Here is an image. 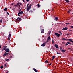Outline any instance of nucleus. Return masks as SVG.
<instances>
[{
  "label": "nucleus",
  "mask_w": 73,
  "mask_h": 73,
  "mask_svg": "<svg viewBox=\"0 0 73 73\" xmlns=\"http://www.w3.org/2000/svg\"><path fill=\"white\" fill-rule=\"evenodd\" d=\"M20 5H23V4L21 3H20V2H18L17 3L16 5H15L14 6L16 7H17V6H19V8H20Z\"/></svg>",
  "instance_id": "nucleus-1"
},
{
  "label": "nucleus",
  "mask_w": 73,
  "mask_h": 73,
  "mask_svg": "<svg viewBox=\"0 0 73 73\" xmlns=\"http://www.w3.org/2000/svg\"><path fill=\"white\" fill-rule=\"evenodd\" d=\"M33 5V3H32L31 5V4L30 5V6H29V8H27V12H28V11H29V9H30V8H31V6H32V5Z\"/></svg>",
  "instance_id": "nucleus-2"
},
{
  "label": "nucleus",
  "mask_w": 73,
  "mask_h": 73,
  "mask_svg": "<svg viewBox=\"0 0 73 73\" xmlns=\"http://www.w3.org/2000/svg\"><path fill=\"white\" fill-rule=\"evenodd\" d=\"M55 35L57 36L58 37H60V34H58V33H55Z\"/></svg>",
  "instance_id": "nucleus-3"
},
{
  "label": "nucleus",
  "mask_w": 73,
  "mask_h": 73,
  "mask_svg": "<svg viewBox=\"0 0 73 73\" xmlns=\"http://www.w3.org/2000/svg\"><path fill=\"white\" fill-rule=\"evenodd\" d=\"M4 50H5L6 52H9V48H6Z\"/></svg>",
  "instance_id": "nucleus-4"
},
{
  "label": "nucleus",
  "mask_w": 73,
  "mask_h": 73,
  "mask_svg": "<svg viewBox=\"0 0 73 73\" xmlns=\"http://www.w3.org/2000/svg\"><path fill=\"white\" fill-rule=\"evenodd\" d=\"M54 20L55 21H58V17H55V18L54 19Z\"/></svg>",
  "instance_id": "nucleus-5"
},
{
  "label": "nucleus",
  "mask_w": 73,
  "mask_h": 73,
  "mask_svg": "<svg viewBox=\"0 0 73 73\" xmlns=\"http://www.w3.org/2000/svg\"><path fill=\"white\" fill-rule=\"evenodd\" d=\"M16 20L17 21H21V19L19 17L17 18Z\"/></svg>",
  "instance_id": "nucleus-6"
},
{
  "label": "nucleus",
  "mask_w": 73,
  "mask_h": 73,
  "mask_svg": "<svg viewBox=\"0 0 73 73\" xmlns=\"http://www.w3.org/2000/svg\"><path fill=\"white\" fill-rule=\"evenodd\" d=\"M41 46H43V47H44L45 46V43H43L41 45Z\"/></svg>",
  "instance_id": "nucleus-7"
},
{
  "label": "nucleus",
  "mask_w": 73,
  "mask_h": 73,
  "mask_svg": "<svg viewBox=\"0 0 73 73\" xmlns=\"http://www.w3.org/2000/svg\"><path fill=\"white\" fill-rule=\"evenodd\" d=\"M67 29H68V28H67V27H65L62 29V30H67Z\"/></svg>",
  "instance_id": "nucleus-8"
},
{
  "label": "nucleus",
  "mask_w": 73,
  "mask_h": 73,
  "mask_svg": "<svg viewBox=\"0 0 73 73\" xmlns=\"http://www.w3.org/2000/svg\"><path fill=\"white\" fill-rule=\"evenodd\" d=\"M41 32L42 33H44V29H41Z\"/></svg>",
  "instance_id": "nucleus-9"
},
{
  "label": "nucleus",
  "mask_w": 73,
  "mask_h": 73,
  "mask_svg": "<svg viewBox=\"0 0 73 73\" xmlns=\"http://www.w3.org/2000/svg\"><path fill=\"white\" fill-rule=\"evenodd\" d=\"M44 62L45 64H48V63H49V62L48 61V60H46Z\"/></svg>",
  "instance_id": "nucleus-10"
},
{
  "label": "nucleus",
  "mask_w": 73,
  "mask_h": 73,
  "mask_svg": "<svg viewBox=\"0 0 73 73\" xmlns=\"http://www.w3.org/2000/svg\"><path fill=\"white\" fill-rule=\"evenodd\" d=\"M24 12H23V11H21V12H19V14H20V15H22V14H23V13Z\"/></svg>",
  "instance_id": "nucleus-11"
},
{
  "label": "nucleus",
  "mask_w": 73,
  "mask_h": 73,
  "mask_svg": "<svg viewBox=\"0 0 73 73\" xmlns=\"http://www.w3.org/2000/svg\"><path fill=\"white\" fill-rule=\"evenodd\" d=\"M54 46H55V47H56V48H58V46L57 44H55L54 45Z\"/></svg>",
  "instance_id": "nucleus-12"
},
{
  "label": "nucleus",
  "mask_w": 73,
  "mask_h": 73,
  "mask_svg": "<svg viewBox=\"0 0 73 73\" xmlns=\"http://www.w3.org/2000/svg\"><path fill=\"white\" fill-rule=\"evenodd\" d=\"M3 50H5L6 49V48H7V46H3Z\"/></svg>",
  "instance_id": "nucleus-13"
},
{
  "label": "nucleus",
  "mask_w": 73,
  "mask_h": 73,
  "mask_svg": "<svg viewBox=\"0 0 73 73\" xmlns=\"http://www.w3.org/2000/svg\"><path fill=\"white\" fill-rule=\"evenodd\" d=\"M7 52H5L4 54L3 55V56L4 57L5 56L7 55Z\"/></svg>",
  "instance_id": "nucleus-14"
},
{
  "label": "nucleus",
  "mask_w": 73,
  "mask_h": 73,
  "mask_svg": "<svg viewBox=\"0 0 73 73\" xmlns=\"http://www.w3.org/2000/svg\"><path fill=\"white\" fill-rule=\"evenodd\" d=\"M50 38V36H49L47 38V40H49Z\"/></svg>",
  "instance_id": "nucleus-15"
},
{
  "label": "nucleus",
  "mask_w": 73,
  "mask_h": 73,
  "mask_svg": "<svg viewBox=\"0 0 73 73\" xmlns=\"http://www.w3.org/2000/svg\"><path fill=\"white\" fill-rule=\"evenodd\" d=\"M33 70L35 72H36V73H37V70H36V69H35V68H34L33 69Z\"/></svg>",
  "instance_id": "nucleus-16"
},
{
  "label": "nucleus",
  "mask_w": 73,
  "mask_h": 73,
  "mask_svg": "<svg viewBox=\"0 0 73 73\" xmlns=\"http://www.w3.org/2000/svg\"><path fill=\"white\" fill-rule=\"evenodd\" d=\"M4 68V66H3V65H1L0 67V68H1V69H3Z\"/></svg>",
  "instance_id": "nucleus-17"
},
{
  "label": "nucleus",
  "mask_w": 73,
  "mask_h": 73,
  "mask_svg": "<svg viewBox=\"0 0 73 73\" xmlns=\"http://www.w3.org/2000/svg\"><path fill=\"white\" fill-rule=\"evenodd\" d=\"M38 6V8H40V7H41V5H40V4H38L37 5Z\"/></svg>",
  "instance_id": "nucleus-18"
},
{
  "label": "nucleus",
  "mask_w": 73,
  "mask_h": 73,
  "mask_svg": "<svg viewBox=\"0 0 73 73\" xmlns=\"http://www.w3.org/2000/svg\"><path fill=\"white\" fill-rule=\"evenodd\" d=\"M70 42H72V39H70L68 40Z\"/></svg>",
  "instance_id": "nucleus-19"
},
{
  "label": "nucleus",
  "mask_w": 73,
  "mask_h": 73,
  "mask_svg": "<svg viewBox=\"0 0 73 73\" xmlns=\"http://www.w3.org/2000/svg\"><path fill=\"white\" fill-rule=\"evenodd\" d=\"M71 10L70 9L68 10V13H70V11Z\"/></svg>",
  "instance_id": "nucleus-20"
},
{
  "label": "nucleus",
  "mask_w": 73,
  "mask_h": 73,
  "mask_svg": "<svg viewBox=\"0 0 73 73\" xmlns=\"http://www.w3.org/2000/svg\"><path fill=\"white\" fill-rule=\"evenodd\" d=\"M62 40H64V41H65L66 40H68V39H65V38H63Z\"/></svg>",
  "instance_id": "nucleus-21"
},
{
  "label": "nucleus",
  "mask_w": 73,
  "mask_h": 73,
  "mask_svg": "<svg viewBox=\"0 0 73 73\" xmlns=\"http://www.w3.org/2000/svg\"><path fill=\"white\" fill-rule=\"evenodd\" d=\"M52 44H53L54 43V40H53V39L52 40Z\"/></svg>",
  "instance_id": "nucleus-22"
},
{
  "label": "nucleus",
  "mask_w": 73,
  "mask_h": 73,
  "mask_svg": "<svg viewBox=\"0 0 73 73\" xmlns=\"http://www.w3.org/2000/svg\"><path fill=\"white\" fill-rule=\"evenodd\" d=\"M62 52H63V53H65V51L64 50H62Z\"/></svg>",
  "instance_id": "nucleus-23"
},
{
  "label": "nucleus",
  "mask_w": 73,
  "mask_h": 73,
  "mask_svg": "<svg viewBox=\"0 0 73 73\" xmlns=\"http://www.w3.org/2000/svg\"><path fill=\"white\" fill-rule=\"evenodd\" d=\"M7 8H5L4 9V11H7Z\"/></svg>",
  "instance_id": "nucleus-24"
},
{
  "label": "nucleus",
  "mask_w": 73,
  "mask_h": 73,
  "mask_svg": "<svg viewBox=\"0 0 73 73\" xmlns=\"http://www.w3.org/2000/svg\"><path fill=\"white\" fill-rule=\"evenodd\" d=\"M67 43L68 44H70V45H71L72 44V43H70L69 42H67Z\"/></svg>",
  "instance_id": "nucleus-25"
},
{
  "label": "nucleus",
  "mask_w": 73,
  "mask_h": 73,
  "mask_svg": "<svg viewBox=\"0 0 73 73\" xmlns=\"http://www.w3.org/2000/svg\"><path fill=\"white\" fill-rule=\"evenodd\" d=\"M65 1L67 2V3H69L70 2L69 1H68V0H65Z\"/></svg>",
  "instance_id": "nucleus-26"
},
{
  "label": "nucleus",
  "mask_w": 73,
  "mask_h": 73,
  "mask_svg": "<svg viewBox=\"0 0 73 73\" xmlns=\"http://www.w3.org/2000/svg\"><path fill=\"white\" fill-rule=\"evenodd\" d=\"M29 5V4H28L27 5V8H29V6H28V5Z\"/></svg>",
  "instance_id": "nucleus-27"
},
{
  "label": "nucleus",
  "mask_w": 73,
  "mask_h": 73,
  "mask_svg": "<svg viewBox=\"0 0 73 73\" xmlns=\"http://www.w3.org/2000/svg\"><path fill=\"white\" fill-rule=\"evenodd\" d=\"M51 31H50L48 32V34H50V33H51Z\"/></svg>",
  "instance_id": "nucleus-28"
},
{
  "label": "nucleus",
  "mask_w": 73,
  "mask_h": 73,
  "mask_svg": "<svg viewBox=\"0 0 73 73\" xmlns=\"http://www.w3.org/2000/svg\"><path fill=\"white\" fill-rule=\"evenodd\" d=\"M11 34H9V37H11Z\"/></svg>",
  "instance_id": "nucleus-29"
},
{
  "label": "nucleus",
  "mask_w": 73,
  "mask_h": 73,
  "mask_svg": "<svg viewBox=\"0 0 73 73\" xmlns=\"http://www.w3.org/2000/svg\"><path fill=\"white\" fill-rule=\"evenodd\" d=\"M9 58H13V57H12V56H11L10 57H9Z\"/></svg>",
  "instance_id": "nucleus-30"
},
{
  "label": "nucleus",
  "mask_w": 73,
  "mask_h": 73,
  "mask_svg": "<svg viewBox=\"0 0 73 73\" xmlns=\"http://www.w3.org/2000/svg\"><path fill=\"white\" fill-rule=\"evenodd\" d=\"M52 58H53V59H54V58H55V55H54L53 56H52Z\"/></svg>",
  "instance_id": "nucleus-31"
},
{
  "label": "nucleus",
  "mask_w": 73,
  "mask_h": 73,
  "mask_svg": "<svg viewBox=\"0 0 73 73\" xmlns=\"http://www.w3.org/2000/svg\"><path fill=\"white\" fill-rule=\"evenodd\" d=\"M52 64H48L47 65V66H50V65H51Z\"/></svg>",
  "instance_id": "nucleus-32"
},
{
  "label": "nucleus",
  "mask_w": 73,
  "mask_h": 73,
  "mask_svg": "<svg viewBox=\"0 0 73 73\" xmlns=\"http://www.w3.org/2000/svg\"><path fill=\"white\" fill-rule=\"evenodd\" d=\"M2 21H3L2 19L0 20V23H2Z\"/></svg>",
  "instance_id": "nucleus-33"
},
{
  "label": "nucleus",
  "mask_w": 73,
  "mask_h": 73,
  "mask_svg": "<svg viewBox=\"0 0 73 73\" xmlns=\"http://www.w3.org/2000/svg\"><path fill=\"white\" fill-rule=\"evenodd\" d=\"M29 12H31V13H32V12H33V11H32V10H30Z\"/></svg>",
  "instance_id": "nucleus-34"
},
{
  "label": "nucleus",
  "mask_w": 73,
  "mask_h": 73,
  "mask_svg": "<svg viewBox=\"0 0 73 73\" xmlns=\"http://www.w3.org/2000/svg\"><path fill=\"white\" fill-rule=\"evenodd\" d=\"M1 18L3 19H4V17L2 16Z\"/></svg>",
  "instance_id": "nucleus-35"
},
{
  "label": "nucleus",
  "mask_w": 73,
  "mask_h": 73,
  "mask_svg": "<svg viewBox=\"0 0 73 73\" xmlns=\"http://www.w3.org/2000/svg\"><path fill=\"white\" fill-rule=\"evenodd\" d=\"M47 42H48V40H47L45 42V44H46Z\"/></svg>",
  "instance_id": "nucleus-36"
},
{
  "label": "nucleus",
  "mask_w": 73,
  "mask_h": 73,
  "mask_svg": "<svg viewBox=\"0 0 73 73\" xmlns=\"http://www.w3.org/2000/svg\"><path fill=\"white\" fill-rule=\"evenodd\" d=\"M57 54H61V53H59L58 52H57Z\"/></svg>",
  "instance_id": "nucleus-37"
},
{
  "label": "nucleus",
  "mask_w": 73,
  "mask_h": 73,
  "mask_svg": "<svg viewBox=\"0 0 73 73\" xmlns=\"http://www.w3.org/2000/svg\"><path fill=\"white\" fill-rule=\"evenodd\" d=\"M18 16H20V14L19 13H18Z\"/></svg>",
  "instance_id": "nucleus-38"
},
{
  "label": "nucleus",
  "mask_w": 73,
  "mask_h": 73,
  "mask_svg": "<svg viewBox=\"0 0 73 73\" xmlns=\"http://www.w3.org/2000/svg\"><path fill=\"white\" fill-rule=\"evenodd\" d=\"M6 12H7V15H9V12H8L7 11Z\"/></svg>",
  "instance_id": "nucleus-39"
},
{
  "label": "nucleus",
  "mask_w": 73,
  "mask_h": 73,
  "mask_svg": "<svg viewBox=\"0 0 73 73\" xmlns=\"http://www.w3.org/2000/svg\"><path fill=\"white\" fill-rule=\"evenodd\" d=\"M4 66H5V67H7V64H5Z\"/></svg>",
  "instance_id": "nucleus-40"
},
{
  "label": "nucleus",
  "mask_w": 73,
  "mask_h": 73,
  "mask_svg": "<svg viewBox=\"0 0 73 73\" xmlns=\"http://www.w3.org/2000/svg\"><path fill=\"white\" fill-rule=\"evenodd\" d=\"M63 48H60V50L62 51V50H63V49H62Z\"/></svg>",
  "instance_id": "nucleus-41"
},
{
  "label": "nucleus",
  "mask_w": 73,
  "mask_h": 73,
  "mask_svg": "<svg viewBox=\"0 0 73 73\" xmlns=\"http://www.w3.org/2000/svg\"><path fill=\"white\" fill-rule=\"evenodd\" d=\"M66 24H70V23H66Z\"/></svg>",
  "instance_id": "nucleus-42"
},
{
  "label": "nucleus",
  "mask_w": 73,
  "mask_h": 73,
  "mask_svg": "<svg viewBox=\"0 0 73 73\" xmlns=\"http://www.w3.org/2000/svg\"><path fill=\"white\" fill-rule=\"evenodd\" d=\"M10 37H8V40L9 41H10V38H9Z\"/></svg>",
  "instance_id": "nucleus-43"
},
{
  "label": "nucleus",
  "mask_w": 73,
  "mask_h": 73,
  "mask_svg": "<svg viewBox=\"0 0 73 73\" xmlns=\"http://www.w3.org/2000/svg\"><path fill=\"white\" fill-rule=\"evenodd\" d=\"M65 43V42H62L63 44H64Z\"/></svg>",
  "instance_id": "nucleus-44"
},
{
  "label": "nucleus",
  "mask_w": 73,
  "mask_h": 73,
  "mask_svg": "<svg viewBox=\"0 0 73 73\" xmlns=\"http://www.w3.org/2000/svg\"><path fill=\"white\" fill-rule=\"evenodd\" d=\"M19 12H21V9H20L19 10Z\"/></svg>",
  "instance_id": "nucleus-45"
},
{
  "label": "nucleus",
  "mask_w": 73,
  "mask_h": 73,
  "mask_svg": "<svg viewBox=\"0 0 73 73\" xmlns=\"http://www.w3.org/2000/svg\"><path fill=\"white\" fill-rule=\"evenodd\" d=\"M65 45L66 46L67 45H68V43H66L65 44Z\"/></svg>",
  "instance_id": "nucleus-46"
},
{
  "label": "nucleus",
  "mask_w": 73,
  "mask_h": 73,
  "mask_svg": "<svg viewBox=\"0 0 73 73\" xmlns=\"http://www.w3.org/2000/svg\"><path fill=\"white\" fill-rule=\"evenodd\" d=\"M30 0H26V1H27V2H28Z\"/></svg>",
  "instance_id": "nucleus-47"
},
{
  "label": "nucleus",
  "mask_w": 73,
  "mask_h": 73,
  "mask_svg": "<svg viewBox=\"0 0 73 73\" xmlns=\"http://www.w3.org/2000/svg\"><path fill=\"white\" fill-rule=\"evenodd\" d=\"M70 28H73V26H70Z\"/></svg>",
  "instance_id": "nucleus-48"
},
{
  "label": "nucleus",
  "mask_w": 73,
  "mask_h": 73,
  "mask_svg": "<svg viewBox=\"0 0 73 73\" xmlns=\"http://www.w3.org/2000/svg\"><path fill=\"white\" fill-rule=\"evenodd\" d=\"M15 9H16V8H14L13 9H12V10H14Z\"/></svg>",
  "instance_id": "nucleus-49"
},
{
  "label": "nucleus",
  "mask_w": 73,
  "mask_h": 73,
  "mask_svg": "<svg viewBox=\"0 0 73 73\" xmlns=\"http://www.w3.org/2000/svg\"><path fill=\"white\" fill-rule=\"evenodd\" d=\"M59 33H61V31H59Z\"/></svg>",
  "instance_id": "nucleus-50"
},
{
  "label": "nucleus",
  "mask_w": 73,
  "mask_h": 73,
  "mask_svg": "<svg viewBox=\"0 0 73 73\" xmlns=\"http://www.w3.org/2000/svg\"><path fill=\"white\" fill-rule=\"evenodd\" d=\"M6 61H9V59H6Z\"/></svg>",
  "instance_id": "nucleus-51"
},
{
  "label": "nucleus",
  "mask_w": 73,
  "mask_h": 73,
  "mask_svg": "<svg viewBox=\"0 0 73 73\" xmlns=\"http://www.w3.org/2000/svg\"><path fill=\"white\" fill-rule=\"evenodd\" d=\"M13 4H14V3H12V4H11V5H13Z\"/></svg>",
  "instance_id": "nucleus-52"
},
{
  "label": "nucleus",
  "mask_w": 73,
  "mask_h": 73,
  "mask_svg": "<svg viewBox=\"0 0 73 73\" xmlns=\"http://www.w3.org/2000/svg\"><path fill=\"white\" fill-rule=\"evenodd\" d=\"M66 35L67 36H69V34H67Z\"/></svg>",
  "instance_id": "nucleus-53"
},
{
  "label": "nucleus",
  "mask_w": 73,
  "mask_h": 73,
  "mask_svg": "<svg viewBox=\"0 0 73 73\" xmlns=\"http://www.w3.org/2000/svg\"><path fill=\"white\" fill-rule=\"evenodd\" d=\"M23 2H24V3H25V1H24V0H23Z\"/></svg>",
  "instance_id": "nucleus-54"
},
{
  "label": "nucleus",
  "mask_w": 73,
  "mask_h": 73,
  "mask_svg": "<svg viewBox=\"0 0 73 73\" xmlns=\"http://www.w3.org/2000/svg\"><path fill=\"white\" fill-rule=\"evenodd\" d=\"M69 32H70V31H72V30H69Z\"/></svg>",
  "instance_id": "nucleus-55"
},
{
  "label": "nucleus",
  "mask_w": 73,
  "mask_h": 73,
  "mask_svg": "<svg viewBox=\"0 0 73 73\" xmlns=\"http://www.w3.org/2000/svg\"><path fill=\"white\" fill-rule=\"evenodd\" d=\"M8 54H9V53H7V56H8Z\"/></svg>",
  "instance_id": "nucleus-56"
},
{
  "label": "nucleus",
  "mask_w": 73,
  "mask_h": 73,
  "mask_svg": "<svg viewBox=\"0 0 73 73\" xmlns=\"http://www.w3.org/2000/svg\"><path fill=\"white\" fill-rule=\"evenodd\" d=\"M6 73H8V72L7 71Z\"/></svg>",
  "instance_id": "nucleus-57"
},
{
  "label": "nucleus",
  "mask_w": 73,
  "mask_h": 73,
  "mask_svg": "<svg viewBox=\"0 0 73 73\" xmlns=\"http://www.w3.org/2000/svg\"><path fill=\"white\" fill-rule=\"evenodd\" d=\"M60 34L61 35H62V33L61 32V33H60Z\"/></svg>",
  "instance_id": "nucleus-58"
},
{
  "label": "nucleus",
  "mask_w": 73,
  "mask_h": 73,
  "mask_svg": "<svg viewBox=\"0 0 73 73\" xmlns=\"http://www.w3.org/2000/svg\"><path fill=\"white\" fill-rule=\"evenodd\" d=\"M71 32V33H72L73 32V31H72Z\"/></svg>",
  "instance_id": "nucleus-59"
},
{
  "label": "nucleus",
  "mask_w": 73,
  "mask_h": 73,
  "mask_svg": "<svg viewBox=\"0 0 73 73\" xmlns=\"http://www.w3.org/2000/svg\"><path fill=\"white\" fill-rule=\"evenodd\" d=\"M54 60V59H53V58H52V60Z\"/></svg>",
  "instance_id": "nucleus-60"
},
{
  "label": "nucleus",
  "mask_w": 73,
  "mask_h": 73,
  "mask_svg": "<svg viewBox=\"0 0 73 73\" xmlns=\"http://www.w3.org/2000/svg\"><path fill=\"white\" fill-rule=\"evenodd\" d=\"M0 49H1V45H0Z\"/></svg>",
  "instance_id": "nucleus-61"
},
{
  "label": "nucleus",
  "mask_w": 73,
  "mask_h": 73,
  "mask_svg": "<svg viewBox=\"0 0 73 73\" xmlns=\"http://www.w3.org/2000/svg\"><path fill=\"white\" fill-rule=\"evenodd\" d=\"M13 12H15V11H14V10H13Z\"/></svg>",
  "instance_id": "nucleus-62"
},
{
  "label": "nucleus",
  "mask_w": 73,
  "mask_h": 73,
  "mask_svg": "<svg viewBox=\"0 0 73 73\" xmlns=\"http://www.w3.org/2000/svg\"><path fill=\"white\" fill-rule=\"evenodd\" d=\"M51 64V63H49V64Z\"/></svg>",
  "instance_id": "nucleus-63"
},
{
  "label": "nucleus",
  "mask_w": 73,
  "mask_h": 73,
  "mask_svg": "<svg viewBox=\"0 0 73 73\" xmlns=\"http://www.w3.org/2000/svg\"><path fill=\"white\" fill-rule=\"evenodd\" d=\"M72 43H73V41H72Z\"/></svg>",
  "instance_id": "nucleus-64"
}]
</instances>
